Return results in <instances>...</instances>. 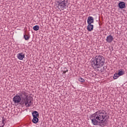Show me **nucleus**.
I'll use <instances>...</instances> for the list:
<instances>
[{
	"mask_svg": "<svg viewBox=\"0 0 127 127\" xmlns=\"http://www.w3.org/2000/svg\"><path fill=\"white\" fill-rule=\"evenodd\" d=\"M23 38L25 40H29V38H30V36L26 35L25 33H24Z\"/></svg>",
	"mask_w": 127,
	"mask_h": 127,
	"instance_id": "nucleus-12",
	"label": "nucleus"
},
{
	"mask_svg": "<svg viewBox=\"0 0 127 127\" xmlns=\"http://www.w3.org/2000/svg\"><path fill=\"white\" fill-rule=\"evenodd\" d=\"M13 101L16 105H21L26 108H30L32 106V101L30 96L26 91H21L17 94L13 98Z\"/></svg>",
	"mask_w": 127,
	"mask_h": 127,
	"instance_id": "nucleus-1",
	"label": "nucleus"
},
{
	"mask_svg": "<svg viewBox=\"0 0 127 127\" xmlns=\"http://www.w3.org/2000/svg\"><path fill=\"white\" fill-rule=\"evenodd\" d=\"M108 113L105 110H98L90 116V120L93 126H98L101 124L102 126H107Z\"/></svg>",
	"mask_w": 127,
	"mask_h": 127,
	"instance_id": "nucleus-2",
	"label": "nucleus"
},
{
	"mask_svg": "<svg viewBox=\"0 0 127 127\" xmlns=\"http://www.w3.org/2000/svg\"><path fill=\"white\" fill-rule=\"evenodd\" d=\"M87 23L88 24H92V23H94V17L92 16L88 17Z\"/></svg>",
	"mask_w": 127,
	"mask_h": 127,
	"instance_id": "nucleus-8",
	"label": "nucleus"
},
{
	"mask_svg": "<svg viewBox=\"0 0 127 127\" xmlns=\"http://www.w3.org/2000/svg\"><path fill=\"white\" fill-rule=\"evenodd\" d=\"M78 81L81 82V83H84V82H85V79L82 77H80L78 79Z\"/></svg>",
	"mask_w": 127,
	"mask_h": 127,
	"instance_id": "nucleus-18",
	"label": "nucleus"
},
{
	"mask_svg": "<svg viewBox=\"0 0 127 127\" xmlns=\"http://www.w3.org/2000/svg\"><path fill=\"white\" fill-rule=\"evenodd\" d=\"M87 29L88 31H92L94 29V25L91 24H88Z\"/></svg>",
	"mask_w": 127,
	"mask_h": 127,
	"instance_id": "nucleus-9",
	"label": "nucleus"
},
{
	"mask_svg": "<svg viewBox=\"0 0 127 127\" xmlns=\"http://www.w3.org/2000/svg\"><path fill=\"white\" fill-rule=\"evenodd\" d=\"M118 6L119 8L123 9V8H126V3L124 1H120L118 4Z\"/></svg>",
	"mask_w": 127,
	"mask_h": 127,
	"instance_id": "nucleus-7",
	"label": "nucleus"
},
{
	"mask_svg": "<svg viewBox=\"0 0 127 127\" xmlns=\"http://www.w3.org/2000/svg\"><path fill=\"white\" fill-rule=\"evenodd\" d=\"M61 72H62L63 75H64V74H66V73H67V72H68V70L67 69V68L64 67V70H62Z\"/></svg>",
	"mask_w": 127,
	"mask_h": 127,
	"instance_id": "nucleus-14",
	"label": "nucleus"
},
{
	"mask_svg": "<svg viewBox=\"0 0 127 127\" xmlns=\"http://www.w3.org/2000/svg\"><path fill=\"white\" fill-rule=\"evenodd\" d=\"M33 118H37L39 116V114H38V112L36 111H34L32 113Z\"/></svg>",
	"mask_w": 127,
	"mask_h": 127,
	"instance_id": "nucleus-11",
	"label": "nucleus"
},
{
	"mask_svg": "<svg viewBox=\"0 0 127 127\" xmlns=\"http://www.w3.org/2000/svg\"><path fill=\"white\" fill-rule=\"evenodd\" d=\"M4 125H5V118L2 117V121H0V127H4Z\"/></svg>",
	"mask_w": 127,
	"mask_h": 127,
	"instance_id": "nucleus-10",
	"label": "nucleus"
},
{
	"mask_svg": "<svg viewBox=\"0 0 127 127\" xmlns=\"http://www.w3.org/2000/svg\"><path fill=\"white\" fill-rule=\"evenodd\" d=\"M105 64V58L102 55H98L96 56L93 60V63L92 64V67L94 69H98V68H102Z\"/></svg>",
	"mask_w": 127,
	"mask_h": 127,
	"instance_id": "nucleus-3",
	"label": "nucleus"
},
{
	"mask_svg": "<svg viewBox=\"0 0 127 127\" xmlns=\"http://www.w3.org/2000/svg\"><path fill=\"white\" fill-rule=\"evenodd\" d=\"M119 77H120L119 74L118 73H115L114 75L113 79L116 80V79H118V78H119Z\"/></svg>",
	"mask_w": 127,
	"mask_h": 127,
	"instance_id": "nucleus-15",
	"label": "nucleus"
},
{
	"mask_svg": "<svg viewBox=\"0 0 127 127\" xmlns=\"http://www.w3.org/2000/svg\"><path fill=\"white\" fill-rule=\"evenodd\" d=\"M124 74H125V71H119L118 72V75H119V76H123V75H124Z\"/></svg>",
	"mask_w": 127,
	"mask_h": 127,
	"instance_id": "nucleus-17",
	"label": "nucleus"
},
{
	"mask_svg": "<svg viewBox=\"0 0 127 127\" xmlns=\"http://www.w3.org/2000/svg\"><path fill=\"white\" fill-rule=\"evenodd\" d=\"M39 119L37 117H34L32 120V122L34 124H37L38 123Z\"/></svg>",
	"mask_w": 127,
	"mask_h": 127,
	"instance_id": "nucleus-13",
	"label": "nucleus"
},
{
	"mask_svg": "<svg viewBox=\"0 0 127 127\" xmlns=\"http://www.w3.org/2000/svg\"><path fill=\"white\" fill-rule=\"evenodd\" d=\"M68 4V0H58L57 5L59 8H64Z\"/></svg>",
	"mask_w": 127,
	"mask_h": 127,
	"instance_id": "nucleus-4",
	"label": "nucleus"
},
{
	"mask_svg": "<svg viewBox=\"0 0 127 127\" xmlns=\"http://www.w3.org/2000/svg\"><path fill=\"white\" fill-rule=\"evenodd\" d=\"M113 40H114V37L111 35H108L106 38V41L108 43H111V42H113Z\"/></svg>",
	"mask_w": 127,
	"mask_h": 127,
	"instance_id": "nucleus-5",
	"label": "nucleus"
},
{
	"mask_svg": "<svg viewBox=\"0 0 127 127\" xmlns=\"http://www.w3.org/2000/svg\"><path fill=\"white\" fill-rule=\"evenodd\" d=\"M39 26L38 25H35L33 27V29L35 30V31H37V30H39Z\"/></svg>",
	"mask_w": 127,
	"mask_h": 127,
	"instance_id": "nucleus-16",
	"label": "nucleus"
},
{
	"mask_svg": "<svg viewBox=\"0 0 127 127\" xmlns=\"http://www.w3.org/2000/svg\"><path fill=\"white\" fill-rule=\"evenodd\" d=\"M17 57L19 60H23L25 56H24V54H23V53H19L17 55Z\"/></svg>",
	"mask_w": 127,
	"mask_h": 127,
	"instance_id": "nucleus-6",
	"label": "nucleus"
}]
</instances>
